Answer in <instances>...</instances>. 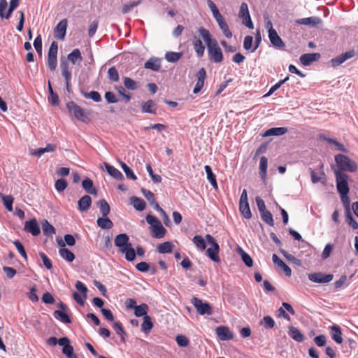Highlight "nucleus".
<instances>
[{
	"mask_svg": "<svg viewBox=\"0 0 358 358\" xmlns=\"http://www.w3.org/2000/svg\"><path fill=\"white\" fill-rule=\"evenodd\" d=\"M198 32L206 43L210 59L215 63L222 62L224 58L222 50L217 41L212 38L210 31L207 29L201 27L199 28Z\"/></svg>",
	"mask_w": 358,
	"mask_h": 358,
	"instance_id": "obj_1",
	"label": "nucleus"
},
{
	"mask_svg": "<svg viewBox=\"0 0 358 358\" xmlns=\"http://www.w3.org/2000/svg\"><path fill=\"white\" fill-rule=\"evenodd\" d=\"M129 238L126 234L117 235L115 238V245L118 248V252L124 255L126 260L133 262L136 258L135 250L129 242Z\"/></svg>",
	"mask_w": 358,
	"mask_h": 358,
	"instance_id": "obj_2",
	"label": "nucleus"
},
{
	"mask_svg": "<svg viewBox=\"0 0 358 358\" xmlns=\"http://www.w3.org/2000/svg\"><path fill=\"white\" fill-rule=\"evenodd\" d=\"M335 161L341 171L355 172L357 170V164L346 155L338 154L335 156Z\"/></svg>",
	"mask_w": 358,
	"mask_h": 358,
	"instance_id": "obj_3",
	"label": "nucleus"
},
{
	"mask_svg": "<svg viewBox=\"0 0 358 358\" xmlns=\"http://www.w3.org/2000/svg\"><path fill=\"white\" fill-rule=\"evenodd\" d=\"M206 241L211 245L210 248H208L206 250V254L208 257L213 262L219 263L220 262V259L218 256V253L220 251V247L215 239L210 234H207L206 236Z\"/></svg>",
	"mask_w": 358,
	"mask_h": 358,
	"instance_id": "obj_4",
	"label": "nucleus"
},
{
	"mask_svg": "<svg viewBox=\"0 0 358 358\" xmlns=\"http://www.w3.org/2000/svg\"><path fill=\"white\" fill-rule=\"evenodd\" d=\"M336 181V188L338 193L348 194L350 189L348 186V176L341 171H334Z\"/></svg>",
	"mask_w": 358,
	"mask_h": 358,
	"instance_id": "obj_5",
	"label": "nucleus"
},
{
	"mask_svg": "<svg viewBox=\"0 0 358 358\" xmlns=\"http://www.w3.org/2000/svg\"><path fill=\"white\" fill-rule=\"evenodd\" d=\"M191 302L200 315H211L213 313V308L210 305L197 297H193Z\"/></svg>",
	"mask_w": 358,
	"mask_h": 358,
	"instance_id": "obj_6",
	"label": "nucleus"
},
{
	"mask_svg": "<svg viewBox=\"0 0 358 358\" xmlns=\"http://www.w3.org/2000/svg\"><path fill=\"white\" fill-rule=\"evenodd\" d=\"M66 108L69 113L73 114L77 120L85 122L87 117L84 110L75 102L70 101L67 103Z\"/></svg>",
	"mask_w": 358,
	"mask_h": 358,
	"instance_id": "obj_7",
	"label": "nucleus"
},
{
	"mask_svg": "<svg viewBox=\"0 0 358 358\" xmlns=\"http://www.w3.org/2000/svg\"><path fill=\"white\" fill-rule=\"evenodd\" d=\"M267 27H268V38L272 45L278 48H283L285 44L278 36L277 31L273 28L271 22H268Z\"/></svg>",
	"mask_w": 358,
	"mask_h": 358,
	"instance_id": "obj_8",
	"label": "nucleus"
},
{
	"mask_svg": "<svg viewBox=\"0 0 358 358\" xmlns=\"http://www.w3.org/2000/svg\"><path fill=\"white\" fill-rule=\"evenodd\" d=\"M59 345L63 346L62 353L67 358H78V356L74 353L73 348L70 345V341L67 337L59 338Z\"/></svg>",
	"mask_w": 358,
	"mask_h": 358,
	"instance_id": "obj_9",
	"label": "nucleus"
},
{
	"mask_svg": "<svg viewBox=\"0 0 358 358\" xmlns=\"http://www.w3.org/2000/svg\"><path fill=\"white\" fill-rule=\"evenodd\" d=\"M239 17L243 19V23L249 29H253V23L249 13L248 4L245 2L242 3L239 10Z\"/></svg>",
	"mask_w": 358,
	"mask_h": 358,
	"instance_id": "obj_10",
	"label": "nucleus"
},
{
	"mask_svg": "<svg viewBox=\"0 0 358 358\" xmlns=\"http://www.w3.org/2000/svg\"><path fill=\"white\" fill-rule=\"evenodd\" d=\"M332 274H323L322 273H313L308 275V279L316 283H326L333 280Z\"/></svg>",
	"mask_w": 358,
	"mask_h": 358,
	"instance_id": "obj_11",
	"label": "nucleus"
},
{
	"mask_svg": "<svg viewBox=\"0 0 358 358\" xmlns=\"http://www.w3.org/2000/svg\"><path fill=\"white\" fill-rule=\"evenodd\" d=\"M66 29L67 20L63 19L55 27L54 29V36L59 40L63 41L66 36Z\"/></svg>",
	"mask_w": 358,
	"mask_h": 358,
	"instance_id": "obj_12",
	"label": "nucleus"
},
{
	"mask_svg": "<svg viewBox=\"0 0 358 358\" xmlns=\"http://www.w3.org/2000/svg\"><path fill=\"white\" fill-rule=\"evenodd\" d=\"M57 242L58 245L62 248L59 250V255L68 262H72L75 259L74 254L69 249L64 248L65 243L62 240H58Z\"/></svg>",
	"mask_w": 358,
	"mask_h": 358,
	"instance_id": "obj_13",
	"label": "nucleus"
},
{
	"mask_svg": "<svg viewBox=\"0 0 358 358\" xmlns=\"http://www.w3.org/2000/svg\"><path fill=\"white\" fill-rule=\"evenodd\" d=\"M355 55L354 50H350L344 53L341 54L338 57L331 59V64L332 66H337L345 62L346 60L353 57Z\"/></svg>",
	"mask_w": 358,
	"mask_h": 358,
	"instance_id": "obj_14",
	"label": "nucleus"
},
{
	"mask_svg": "<svg viewBox=\"0 0 358 358\" xmlns=\"http://www.w3.org/2000/svg\"><path fill=\"white\" fill-rule=\"evenodd\" d=\"M206 72L204 68H201L196 73V83L193 90L194 94L199 93L203 87Z\"/></svg>",
	"mask_w": 358,
	"mask_h": 358,
	"instance_id": "obj_15",
	"label": "nucleus"
},
{
	"mask_svg": "<svg viewBox=\"0 0 358 358\" xmlns=\"http://www.w3.org/2000/svg\"><path fill=\"white\" fill-rule=\"evenodd\" d=\"M215 331L217 336L221 341H228L234 338L233 333L227 327H218L216 328Z\"/></svg>",
	"mask_w": 358,
	"mask_h": 358,
	"instance_id": "obj_16",
	"label": "nucleus"
},
{
	"mask_svg": "<svg viewBox=\"0 0 358 358\" xmlns=\"http://www.w3.org/2000/svg\"><path fill=\"white\" fill-rule=\"evenodd\" d=\"M24 230L36 236L40 234V227L35 218L27 221L24 224Z\"/></svg>",
	"mask_w": 358,
	"mask_h": 358,
	"instance_id": "obj_17",
	"label": "nucleus"
},
{
	"mask_svg": "<svg viewBox=\"0 0 358 358\" xmlns=\"http://www.w3.org/2000/svg\"><path fill=\"white\" fill-rule=\"evenodd\" d=\"M320 58L319 53H306L300 57V62L304 66H308L312 62L318 60Z\"/></svg>",
	"mask_w": 358,
	"mask_h": 358,
	"instance_id": "obj_18",
	"label": "nucleus"
},
{
	"mask_svg": "<svg viewBox=\"0 0 358 358\" xmlns=\"http://www.w3.org/2000/svg\"><path fill=\"white\" fill-rule=\"evenodd\" d=\"M273 263L280 268L287 276H290L292 274L291 268L282 260L277 255L273 254L272 256Z\"/></svg>",
	"mask_w": 358,
	"mask_h": 358,
	"instance_id": "obj_19",
	"label": "nucleus"
},
{
	"mask_svg": "<svg viewBox=\"0 0 358 358\" xmlns=\"http://www.w3.org/2000/svg\"><path fill=\"white\" fill-rule=\"evenodd\" d=\"M192 44L194 47V50L199 57H201L203 56L205 51V46L203 44L201 39L196 36H194L192 40Z\"/></svg>",
	"mask_w": 358,
	"mask_h": 358,
	"instance_id": "obj_20",
	"label": "nucleus"
},
{
	"mask_svg": "<svg viewBox=\"0 0 358 358\" xmlns=\"http://www.w3.org/2000/svg\"><path fill=\"white\" fill-rule=\"evenodd\" d=\"M91 203V197L89 195H85L78 200V210L81 212L86 211L90 208Z\"/></svg>",
	"mask_w": 358,
	"mask_h": 358,
	"instance_id": "obj_21",
	"label": "nucleus"
},
{
	"mask_svg": "<svg viewBox=\"0 0 358 358\" xmlns=\"http://www.w3.org/2000/svg\"><path fill=\"white\" fill-rule=\"evenodd\" d=\"M144 66L145 69L157 71L161 68V59L159 58L151 57L145 63Z\"/></svg>",
	"mask_w": 358,
	"mask_h": 358,
	"instance_id": "obj_22",
	"label": "nucleus"
},
{
	"mask_svg": "<svg viewBox=\"0 0 358 358\" xmlns=\"http://www.w3.org/2000/svg\"><path fill=\"white\" fill-rule=\"evenodd\" d=\"M82 187L86 192L92 195L97 194V190L94 186L93 181L90 178H85L82 182Z\"/></svg>",
	"mask_w": 358,
	"mask_h": 358,
	"instance_id": "obj_23",
	"label": "nucleus"
},
{
	"mask_svg": "<svg viewBox=\"0 0 358 358\" xmlns=\"http://www.w3.org/2000/svg\"><path fill=\"white\" fill-rule=\"evenodd\" d=\"M297 23L304 25L316 26L322 22V20L318 17H309L301 18L296 21Z\"/></svg>",
	"mask_w": 358,
	"mask_h": 358,
	"instance_id": "obj_24",
	"label": "nucleus"
},
{
	"mask_svg": "<svg viewBox=\"0 0 358 358\" xmlns=\"http://www.w3.org/2000/svg\"><path fill=\"white\" fill-rule=\"evenodd\" d=\"M151 229L153 236L156 238H162L164 237L166 232V229L163 227L161 222L156 225H153V227Z\"/></svg>",
	"mask_w": 358,
	"mask_h": 358,
	"instance_id": "obj_25",
	"label": "nucleus"
},
{
	"mask_svg": "<svg viewBox=\"0 0 358 358\" xmlns=\"http://www.w3.org/2000/svg\"><path fill=\"white\" fill-rule=\"evenodd\" d=\"M331 330V337L333 340L338 344H341L343 342L342 332L339 326L334 325L330 327Z\"/></svg>",
	"mask_w": 358,
	"mask_h": 358,
	"instance_id": "obj_26",
	"label": "nucleus"
},
{
	"mask_svg": "<svg viewBox=\"0 0 358 358\" xmlns=\"http://www.w3.org/2000/svg\"><path fill=\"white\" fill-rule=\"evenodd\" d=\"M288 334L289 336L296 341L302 342L304 340L303 334L297 328L293 326L289 327Z\"/></svg>",
	"mask_w": 358,
	"mask_h": 358,
	"instance_id": "obj_27",
	"label": "nucleus"
},
{
	"mask_svg": "<svg viewBox=\"0 0 358 358\" xmlns=\"http://www.w3.org/2000/svg\"><path fill=\"white\" fill-rule=\"evenodd\" d=\"M205 171L207 174V179L214 189H218V185L216 180V176L213 173L212 169L209 165H206Z\"/></svg>",
	"mask_w": 358,
	"mask_h": 358,
	"instance_id": "obj_28",
	"label": "nucleus"
},
{
	"mask_svg": "<svg viewBox=\"0 0 358 358\" xmlns=\"http://www.w3.org/2000/svg\"><path fill=\"white\" fill-rule=\"evenodd\" d=\"M173 248L174 245L171 242L166 241L159 244L157 247V250L160 254L171 253Z\"/></svg>",
	"mask_w": 358,
	"mask_h": 358,
	"instance_id": "obj_29",
	"label": "nucleus"
},
{
	"mask_svg": "<svg viewBox=\"0 0 358 358\" xmlns=\"http://www.w3.org/2000/svg\"><path fill=\"white\" fill-rule=\"evenodd\" d=\"M68 59L72 62V64H80L83 61V57L81 55L79 49H74L71 53L68 55Z\"/></svg>",
	"mask_w": 358,
	"mask_h": 358,
	"instance_id": "obj_30",
	"label": "nucleus"
},
{
	"mask_svg": "<svg viewBox=\"0 0 358 358\" xmlns=\"http://www.w3.org/2000/svg\"><path fill=\"white\" fill-rule=\"evenodd\" d=\"M287 132V129L285 127H274L266 131L264 136H282Z\"/></svg>",
	"mask_w": 358,
	"mask_h": 358,
	"instance_id": "obj_31",
	"label": "nucleus"
},
{
	"mask_svg": "<svg viewBox=\"0 0 358 358\" xmlns=\"http://www.w3.org/2000/svg\"><path fill=\"white\" fill-rule=\"evenodd\" d=\"M141 111L143 113L155 114V103L152 100H148L143 102L141 104Z\"/></svg>",
	"mask_w": 358,
	"mask_h": 358,
	"instance_id": "obj_32",
	"label": "nucleus"
},
{
	"mask_svg": "<svg viewBox=\"0 0 358 358\" xmlns=\"http://www.w3.org/2000/svg\"><path fill=\"white\" fill-rule=\"evenodd\" d=\"M97 225L102 229L112 228V221L107 216H101L96 220Z\"/></svg>",
	"mask_w": 358,
	"mask_h": 358,
	"instance_id": "obj_33",
	"label": "nucleus"
},
{
	"mask_svg": "<svg viewBox=\"0 0 358 358\" xmlns=\"http://www.w3.org/2000/svg\"><path fill=\"white\" fill-rule=\"evenodd\" d=\"M153 327L152 318L149 315H145L143 317V322L141 324V330L145 334H148Z\"/></svg>",
	"mask_w": 358,
	"mask_h": 358,
	"instance_id": "obj_34",
	"label": "nucleus"
},
{
	"mask_svg": "<svg viewBox=\"0 0 358 358\" xmlns=\"http://www.w3.org/2000/svg\"><path fill=\"white\" fill-rule=\"evenodd\" d=\"M53 315L56 319L59 320L63 323H65V324L71 323V320L70 317L64 311L59 310H55L53 313Z\"/></svg>",
	"mask_w": 358,
	"mask_h": 358,
	"instance_id": "obj_35",
	"label": "nucleus"
},
{
	"mask_svg": "<svg viewBox=\"0 0 358 358\" xmlns=\"http://www.w3.org/2000/svg\"><path fill=\"white\" fill-rule=\"evenodd\" d=\"M0 197L3 203L5 208L8 211L13 210V203L14 199L11 195H4L3 194H0Z\"/></svg>",
	"mask_w": 358,
	"mask_h": 358,
	"instance_id": "obj_36",
	"label": "nucleus"
},
{
	"mask_svg": "<svg viewBox=\"0 0 358 358\" xmlns=\"http://www.w3.org/2000/svg\"><path fill=\"white\" fill-rule=\"evenodd\" d=\"M268 159L265 156H262L260 158L259 162V174L262 179L264 180L266 177Z\"/></svg>",
	"mask_w": 358,
	"mask_h": 358,
	"instance_id": "obj_37",
	"label": "nucleus"
},
{
	"mask_svg": "<svg viewBox=\"0 0 358 358\" xmlns=\"http://www.w3.org/2000/svg\"><path fill=\"white\" fill-rule=\"evenodd\" d=\"M42 229L45 236H52L55 234V227L46 220H44L42 222Z\"/></svg>",
	"mask_w": 358,
	"mask_h": 358,
	"instance_id": "obj_38",
	"label": "nucleus"
},
{
	"mask_svg": "<svg viewBox=\"0 0 358 358\" xmlns=\"http://www.w3.org/2000/svg\"><path fill=\"white\" fill-rule=\"evenodd\" d=\"M60 67L62 70V73L64 77L65 80H71V73L69 71V64L66 59L61 60Z\"/></svg>",
	"mask_w": 358,
	"mask_h": 358,
	"instance_id": "obj_39",
	"label": "nucleus"
},
{
	"mask_svg": "<svg viewBox=\"0 0 358 358\" xmlns=\"http://www.w3.org/2000/svg\"><path fill=\"white\" fill-rule=\"evenodd\" d=\"M96 204L100 209L102 216H107L110 213V207L104 199L99 201Z\"/></svg>",
	"mask_w": 358,
	"mask_h": 358,
	"instance_id": "obj_40",
	"label": "nucleus"
},
{
	"mask_svg": "<svg viewBox=\"0 0 358 358\" xmlns=\"http://www.w3.org/2000/svg\"><path fill=\"white\" fill-rule=\"evenodd\" d=\"M192 241L199 250H204L206 248V241L201 236L196 235L194 236Z\"/></svg>",
	"mask_w": 358,
	"mask_h": 358,
	"instance_id": "obj_41",
	"label": "nucleus"
},
{
	"mask_svg": "<svg viewBox=\"0 0 358 358\" xmlns=\"http://www.w3.org/2000/svg\"><path fill=\"white\" fill-rule=\"evenodd\" d=\"M148 310V306L146 303H142L139 306H137L134 309V315L136 317H143L147 315Z\"/></svg>",
	"mask_w": 358,
	"mask_h": 358,
	"instance_id": "obj_42",
	"label": "nucleus"
},
{
	"mask_svg": "<svg viewBox=\"0 0 358 358\" xmlns=\"http://www.w3.org/2000/svg\"><path fill=\"white\" fill-rule=\"evenodd\" d=\"M131 199L134 208L139 211H142L145 209L146 203L144 200L135 196L132 197Z\"/></svg>",
	"mask_w": 358,
	"mask_h": 358,
	"instance_id": "obj_43",
	"label": "nucleus"
},
{
	"mask_svg": "<svg viewBox=\"0 0 358 358\" xmlns=\"http://www.w3.org/2000/svg\"><path fill=\"white\" fill-rule=\"evenodd\" d=\"M239 210L242 215L246 219H250L252 213L250 209L249 203H239Z\"/></svg>",
	"mask_w": 358,
	"mask_h": 358,
	"instance_id": "obj_44",
	"label": "nucleus"
},
{
	"mask_svg": "<svg viewBox=\"0 0 358 358\" xmlns=\"http://www.w3.org/2000/svg\"><path fill=\"white\" fill-rule=\"evenodd\" d=\"M81 93L85 98L92 99L95 102H99L101 99L99 93L96 91H91L90 92L82 91Z\"/></svg>",
	"mask_w": 358,
	"mask_h": 358,
	"instance_id": "obj_45",
	"label": "nucleus"
},
{
	"mask_svg": "<svg viewBox=\"0 0 358 358\" xmlns=\"http://www.w3.org/2000/svg\"><path fill=\"white\" fill-rule=\"evenodd\" d=\"M141 0H137V1H131L128 3L124 4L122 6V11H121L122 13L126 14V13H129L134 8H135L137 6H138L139 4H141Z\"/></svg>",
	"mask_w": 358,
	"mask_h": 358,
	"instance_id": "obj_46",
	"label": "nucleus"
},
{
	"mask_svg": "<svg viewBox=\"0 0 358 358\" xmlns=\"http://www.w3.org/2000/svg\"><path fill=\"white\" fill-rule=\"evenodd\" d=\"M182 55V52H168L165 55V59L169 62H176L181 58Z\"/></svg>",
	"mask_w": 358,
	"mask_h": 358,
	"instance_id": "obj_47",
	"label": "nucleus"
},
{
	"mask_svg": "<svg viewBox=\"0 0 358 358\" xmlns=\"http://www.w3.org/2000/svg\"><path fill=\"white\" fill-rule=\"evenodd\" d=\"M262 219L264 222L268 224L269 226L273 227L274 225V221L273 219V215L268 210H265L260 213Z\"/></svg>",
	"mask_w": 358,
	"mask_h": 358,
	"instance_id": "obj_48",
	"label": "nucleus"
},
{
	"mask_svg": "<svg viewBox=\"0 0 358 358\" xmlns=\"http://www.w3.org/2000/svg\"><path fill=\"white\" fill-rule=\"evenodd\" d=\"M280 252L281 254L289 261L297 266H301V261L291 254H289L287 251L283 249H280Z\"/></svg>",
	"mask_w": 358,
	"mask_h": 358,
	"instance_id": "obj_49",
	"label": "nucleus"
},
{
	"mask_svg": "<svg viewBox=\"0 0 358 358\" xmlns=\"http://www.w3.org/2000/svg\"><path fill=\"white\" fill-rule=\"evenodd\" d=\"M146 169L149 173V176L152 178V181L155 183H159L162 182V177L159 175L155 174L150 164H146Z\"/></svg>",
	"mask_w": 358,
	"mask_h": 358,
	"instance_id": "obj_50",
	"label": "nucleus"
},
{
	"mask_svg": "<svg viewBox=\"0 0 358 358\" xmlns=\"http://www.w3.org/2000/svg\"><path fill=\"white\" fill-rule=\"evenodd\" d=\"M275 321L271 316H264L261 321L262 324L266 329H272L275 327Z\"/></svg>",
	"mask_w": 358,
	"mask_h": 358,
	"instance_id": "obj_51",
	"label": "nucleus"
},
{
	"mask_svg": "<svg viewBox=\"0 0 358 358\" xmlns=\"http://www.w3.org/2000/svg\"><path fill=\"white\" fill-rule=\"evenodd\" d=\"M124 85L126 88L130 90H134L137 89L136 83L130 78L124 77L123 79Z\"/></svg>",
	"mask_w": 358,
	"mask_h": 358,
	"instance_id": "obj_52",
	"label": "nucleus"
},
{
	"mask_svg": "<svg viewBox=\"0 0 358 358\" xmlns=\"http://www.w3.org/2000/svg\"><path fill=\"white\" fill-rule=\"evenodd\" d=\"M121 165L124 172L125 173L128 178L132 179L134 180L137 179L133 171L125 163L121 162Z\"/></svg>",
	"mask_w": 358,
	"mask_h": 358,
	"instance_id": "obj_53",
	"label": "nucleus"
},
{
	"mask_svg": "<svg viewBox=\"0 0 358 358\" xmlns=\"http://www.w3.org/2000/svg\"><path fill=\"white\" fill-rule=\"evenodd\" d=\"M177 344L180 347H187L189 344V339L184 335H178L176 338Z\"/></svg>",
	"mask_w": 358,
	"mask_h": 358,
	"instance_id": "obj_54",
	"label": "nucleus"
},
{
	"mask_svg": "<svg viewBox=\"0 0 358 358\" xmlns=\"http://www.w3.org/2000/svg\"><path fill=\"white\" fill-rule=\"evenodd\" d=\"M19 5V0H10L9 8L6 12V19L10 18L12 13Z\"/></svg>",
	"mask_w": 358,
	"mask_h": 358,
	"instance_id": "obj_55",
	"label": "nucleus"
},
{
	"mask_svg": "<svg viewBox=\"0 0 358 358\" xmlns=\"http://www.w3.org/2000/svg\"><path fill=\"white\" fill-rule=\"evenodd\" d=\"M67 182L64 179H59L55 182V189L61 192H63L67 187Z\"/></svg>",
	"mask_w": 358,
	"mask_h": 358,
	"instance_id": "obj_56",
	"label": "nucleus"
},
{
	"mask_svg": "<svg viewBox=\"0 0 358 358\" xmlns=\"http://www.w3.org/2000/svg\"><path fill=\"white\" fill-rule=\"evenodd\" d=\"M34 46L38 55L42 54V38L41 35L36 36L34 41Z\"/></svg>",
	"mask_w": 358,
	"mask_h": 358,
	"instance_id": "obj_57",
	"label": "nucleus"
},
{
	"mask_svg": "<svg viewBox=\"0 0 358 358\" xmlns=\"http://www.w3.org/2000/svg\"><path fill=\"white\" fill-rule=\"evenodd\" d=\"M13 244L15 245L16 249L19 252V253L23 257L24 259H27V255L25 251V249L23 246V245L19 241H15L13 242Z\"/></svg>",
	"mask_w": 358,
	"mask_h": 358,
	"instance_id": "obj_58",
	"label": "nucleus"
},
{
	"mask_svg": "<svg viewBox=\"0 0 358 358\" xmlns=\"http://www.w3.org/2000/svg\"><path fill=\"white\" fill-rule=\"evenodd\" d=\"M253 37L252 36H246L243 41V48L246 50H252Z\"/></svg>",
	"mask_w": 358,
	"mask_h": 358,
	"instance_id": "obj_59",
	"label": "nucleus"
},
{
	"mask_svg": "<svg viewBox=\"0 0 358 358\" xmlns=\"http://www.w3.org/2000/svg\"><path fill=\"white\" fill-rule=\"evenodd\" d=\"M58 44L57 42H52L48 50V57H57Z\"/></svg>",
	"mask_w": 358,
	"mask_h": 358,
	"instance_id": "obj_60",
	"label": "nucleus"
},
{
	"mask_svg": "<svg viewBox=\"0 0 358 358\" xmlns=\"http://www.w3.org/2000/svg\"><path fill=\"white\" fill-rule=\"evenodd\" d=\"M39 255L42 259L45 267L48 270L51 269L52 268V264L48 256L43 252H40Z\"/></svg>",
	"mask_w": 358,
	"mask_h": 358,
	"instance_id": "obj_61",
	"label": "nucleus"
},
{
	"mask_svg": "<svg viewBox=\"0 0 358 358\" xmlns=\"http://www.w3.org/2000/svg\"><path fill=\"white\" fill-rule=\"evenodd\" d=\"M314 342L317 346L323 347L327 343L326 336L323 334L317 336L314 338Z\"/></svg>",
	"mask_w": 358,
	"mask_h": 358,
	"instance_id": "obj_62",
	"label": "nucleus"
},
{
	"mask_svg": "<svg viewBox=\"0 0 358 358\" xmlns=\"http://www.w3.org/2000/svg\"><path fill=\"white\" fill-rule=\"evenodd\" d=\"M48 66L51 71H55L57 66V57H48Z\"/></svg>",
	"mask_w": 358,
	"mask_h": 358,
	"instance_id": "obj_63",
	"label": "nucleus"
},
{
	"mask_svg": "<svg viewBox=\"0 0 358 358\" xmlns=\"http://www.w3.org/2000/svg\"><path fill=\"white\" fill-rule=\"evenodd\" d=\"M241 257H242L243 262L245 264V265L247 266H248V267L252 266L253 261H252V259L251 258V257L248 254H247L246 252L243 251L242 254H241Z\"/></svg>",
	"mask_w": 358,
	"mask_h": 358,
	"instance_id": "obj_64",
	"label": "nucleus"
}]
</instances>
